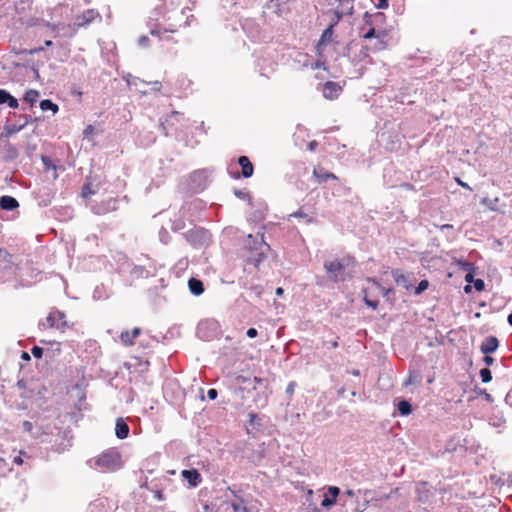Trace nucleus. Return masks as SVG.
Listing matches in <instances>:
<instances>
[{
  "mask_svg": "<svg viewBox=\"0 0 512 512\" xmlns=\"http://www.w3.org/2000/svg\"><path fill=\"white\" fill-rule=\"evenodd\" d=\"M357 261L352 254H345L342 258L327 259L323 263L326 278L333 284L351 281L355 277Z\"/></svg>",
  "mask_w": 512,
  "mask_h": 512,
  "instance_id": "nucleus-1",
  "label": "nucleus"
},
{
  "mask_svg": "<svg viewBox=\"0 0 512 512\" xmlns=\"http://www.w3.org/2000/svg\"><path fill=\"white\" fill-rule=\"evenodd\" d=\"M220 333L219 322L215 319H202L196 327V337L202 341H212L216 339Z\"/></svg>",
  "mask_w": 512,
  "mask_h": 512,
  "instance_id": "nucleus-2",
  "label": "nucleus"
},
{
  "mask_svg": "<svg viewBox=\"0 0 512 512\" xmlns=\"http://www.w3.org/2000/svg\"><path fill=\"white\" fill-rule=\"evenodd\" d=\"M95 465L103 472H114L121 468V455L114 449L104 451L96 460Z\"/></svg>",
  "mask_w": 512,
  "mask_h": 512,
  "instance_id": "nucleus-3",
  "label": "nucleus"
},
{
  "mask_svg": "<svg viewBox=\"0 0 512 512\" xmlns=\"http://www.w3.org/2000/svg\"><path fill=\"white\" fill-rule=\"evenodd\" d=\"M206 204L201 199H194L186 202L179 210V214L186 218L188 222L195 223L203 219L202 212L205 210Z\"/></svg>",
  "mask_w": 512,
  "mask_h": 512,
  "instance_id": "nucleus-4",
  "label": "nucleus"
},
{
  "mask_svg": "<svg viewBox=\"0 0 512 512\" xmlns=\"http://www.w3.org/2000/svg\"><path fill=\"white\" fill-rule=\"evenodd\" d=\"M212 172L208 169H199L192 172L188 178V188L192 193L204 191L211 182Z\"/></svg>",
  "mask_w": 512,
  "mask_h": 512,
  "instance_id": "nucleus-5",
  "label": "nucleus"
},
{
  "mask_svg": "<svg viewBox=\"0 0 512 512\" xmlns=\"http://www.w3.org/2000/svg\"><path fill=\"white\" fill-rule=\"evenodd\" d=\"M186 241L194 248H202L207 246L211 241L210 232L202 227H194L182 234Z\"/></svg>",
  "mask_w": 512,
  "mask_h": 512,
  "instance_id": "nucleus-6",
  "label": "nucleus"
},
{
  "mask_svg": "<svg viewBox=\"0 0 512 512\" xmlns=\"http://www.w3.org/2000/svg\"><path fill=\"white\" fill-rule=\"evenodd\" d=\"M56 433L51 432L50 434L55 437L51 450L57 453H63L72 446V436L69 430H62L55 427Z\"/></svg>",
  "mask_w": 512,
  "mask_h": 512,
  "instance_id": "nucleus-7",
  "label": "nucleus"
},
{
  "mask_svg": "<svg viewBox=\"0 0 512 512\" xmlns=\"http://www.w3.org/2000/svg\"><path fill=\"white\" fill-rule=\"evenodd\" d=\"M261 249H266L270 253L273 252L270 245L265 242L264 234H261L260 236H253L252 234H249L245 242L244 250H246V252H252Z\"/></svg>",
  "mask_w": 512,
  "mask_h": 512,
  "instance_id": "nucleus-8",
  "label": "nucleus"
},
{
  "mask_svg": "<svg viewBox=\"0 0 512 512\" xmlns=\"http://www.w3.org/2000/svg\"><path fill=\"white\" fill-rule=\"evenodd\" d=\"M268 53L261 51L260 55L255 60V69L260 75L268 77L270 73L274 71L275 63L270 60Z\"/></svg>",
  "mask_w": 512,
  "mask_h": 512,
  "instance_id": "nucleus-9",
  "label": "nucleus"
},
{
  "mask_svg": "<svg viewBox=\"0 0 512 512\" xmlns=\"http://www.w3.org/2000/svg\"><path fill=\"white\" fill-rule=\"evenodd\" d=\"M120 269L122 271H128L129 274L136 279L148 278L152 275L151 271L148 270L145 266L136 265L129 262L128 260H125V262L121 264Z\"/></svg>",
  "mask_w": 512,
  "mask_h": 512,
  "instance_id": "nucleus-10",
  "label": "nucleus"
},
{
  "mask_svg": "<svg viewBox=\"0 0 512 512\" xmlns=\"http://www.w3.org/2000/svg\"><path fill=\"white\" fill-rule=\"evenodd\" d=\"M161 9H162V7L157 6L151 12V15L149 16L148 21H147V27L149 28V33L152 36H157V37H159L160 40H162V39L169 40L170 39L169 37H162L161 36V28H160V25L158 23L159 16L162 13Z\"/></svg>",
  "mask_w": 512,
  "mask_h": 512,
  "instance_id": "nucleus-11",
  "label": "nucleus"
},
{
  "mask_svg": "<svg viewBox=\"0 0 512 512\" xmlns=\"http://www.w3.org/2000/svg\"><path fill=\"white\" fill-rule=\"evenodd\" d=\"M238 165L241 167V172L231 173V177L234 179L250 178L254 173V166L251 163L250 159L245 156H239L237 159Z\"/></svg>",
  "mask_w": 512,
  "mask_h": 512,
  "instance_id": "nucleus-12",
  "label": "nucleus"
},
{
  "mask_svg": "<svg viewBox=\"0 0 512 512\" xmlns=\"http://www.w3.org/2000/svg\"><path fill=\"white\" fill-rule=\"evenodd\" d=\"M33 197L40 207H47L51 204L54 193L48 187L40 188L36 191H33Z\"/></svg>",
  "mask_w": 512,
  "mask_h": 512,
  "instance_id": "nucleus-13",
  "label": "nucleus"
},
{
  "mask_svg": "<svg viewBox=\"0 0 512 512\" xmlns=\"http://www.w3.org/2000/svg\"><path fill=\"white\" fill-rule=\"evenodd\" d=\"M267 252L268 251L266 249L256 250V251H252V252H246L245 254H243L244 261L246 262V264L252 265L255 268H258L259 265L265 259H267V257H268Z\"/></svg>",
  "mask_w": 512,
  "mask_h": 512,
  "instance_id": "nucleus-14",
  "label": "nucleus"
},
{
  "mask_svg": "<svg viewBox=\"0 0 512 512\" xmlns=\"http://www.w3.org/2000/svg\"><path fill=\"white\" fill-rule=\"evenodd\" d=\"M20 118L24 119V123L6 124L4 126V132L1 134V137H9V136H12V135L18 133L19 131L24 129L28 125L29 122L32 121L31 116L26 115V114L20 115Z\"/></svg>",
  "mask_w": 512,
  "mask_h": 512,
  "instance_id": "nucleus-15",
  "label": "nucleus"
},
{
  "mask_svg": "<svg viewBox=\"0 0 512 512\" xmlns=\"http://www.w3.org/2000/svg\"><path fill=\"white\" fill-rule=\"evenodd\" d=\"M340 496V488L337 486H328L327 492L323 495L321 506L329 509L336 504L337 499Z\"/></svg>",
  "mask_w": 512,
  "mask_h": 512,
  "instance_id": "nucleus-16",
  "label": "nucleus"
},
{
  "mask_svg": "<svg viewBox=\"0 0 512 512\" xmlns=\"http://www.w3.org/2000/svg\"><path fill=\"white\" fill-rule=\"evenodd\" d=\"M343 89L339 83L334 81H327L322 86V93L326 99H336L342 93Z\"/></svg>",
  "mask_w": 512,
  "mask_h": 512,
  "instance_id": "nucleus-17",
  "label": "nucleus"
},
{
  "mask_svg": "<svg viewBox=\"0 0 512 512\" xmlns=\"http://www.w3.org/2000/svg\"><path fill=\"white\" fill-rule=\"evenodd\" d=\"M231 494L234 496L235 501L230 503L231 508L234 512H249V509L246 506V500L242 496V490H235L232 488H228Z\"/></svg>",
  "mask_w": 512,
  "mask_h": 512,
  "instance_id": "nucleus-18",
  "label": "nucleus"
},
{
  "mask_svg": "<svg viewBox=\"0 0 512 512\" xmlns=\"http://www.w3.org/2000/svg\"><path fill=\"white\" fill-rule=\"evenodd\" d=\"M500 346V342L496 336H487L480 345V351L483 355L495 353Z\"/></svg>",
  "mask_w": 512,
  "mask_h": 512,
  "instance_id": "nucleus-19",
  "label": "nucleus"
},
{
  "mask_svg": "<svg viewBox=\"0 0 512 512\" xmlns=\"http://www.w3.org/2000/svg\"><path fill=\"white\" fill-rule=\"evenodd\" d=\"M181 476L183 477L184 480L188 482L189 486L192 488L197 487L202 481L201 473L196 468L182 470Z\"/></svg>",
  "mask_w": 512,
  "mask_h": 512,
  "instance_id": "nucleus-20",
  "label": "nucleus"
},
{
  "mask_svg": "<svg viewBox=\"0 0 512 512\" xmlns=\"http://www.w3.org/2000/svg\"><path fill=\"white\" fill-rule=\"evenodd\" d=\"M248 417H249V420H248V425L246 427V430H247L248 434H251L253 431H255V432L263 431L264 424H263V418L262 417H260L255 412H250L248 414Z\"/></svg>",
  "mask_w": 512,
  "mask_h": 512,
  "instance_id": "nucleus-21",
  "label": "nucleus"
},
{
  "mask_svg": "<svg viewBox=\"0 0 512 512\" xmlns=\"http://www.w3.org/2000/svg\"><path fill=\"white\" fill-rule=\"evenodd\" d=\"M130 427L127 422L122 418L118 417L115 422V435L118 439L124 440L129 436Z\"/></svg>",
  "mask_w": 512,
  "mask_h": 512,
  "instance_id": "nucleus-22",
  "label": "nucleus"
},
{
  "mask_svg": "<svg viewBox=\"0 0 512 512\" xmlns=\"http://www.w3.org/2000/svg\"><path fill=\"white\" fill-rule=\"evenodd\" d=\"M22 429L24 432L29 433L34 438H40L42 436H48L49 433L44 431L42 427L37 426L35 427L34 424L30 421H23L22 422Z\"/></svg>",
  "mask_w": 512,
  "mask_h": 512,
  "instance_id": "nucleus-23",
  "label": "nucleus"
},
{
  "mask_svg": "<svg viewBox=\"0 0 512 512\" xmlns=\"http://www.w3.org/2000/svg\"><path fill=\"white\" fill-rule=\"evenodd\" d=\"M7 105L9 108L17 109L19 101L6 89H0V105Z\"/></svg>",
  "mask_w": 512,
  "mask_h": 512,
  "instance_id": "nucleus-24",
  "label": "nucleus"
},
{
  "mask_svg": "<svg viewBox=\"0 0 512 512\" xmlns=\"http://www.w3.org/2000/svg\"><path fill=\"white\" fill-rule=\"evenodd\" d=\"M388 36V33L386 30H376L375 27H370L366 33L364 34V39H378L379 40V44L381 45V48H385L386 47V44L385 42L383 41V39L385 37Z\"/></svg>",
  "mask_w": 512,
  "mask_h": 512,
  "instance_id": "nucleus-25",
  "label": "nucleus"
},
{
  "mask_svg": "<svg viewBox=\"0 0 512 512\" xmlns=\"http://www.w3.org/2000/svg\"><path fill=\"white\" fill-rule=\"evenodd\" d=\"M86 512H110L108 500L106 498H97L90 502Z\"/></svg>",
  "mask_w": 512,
  "mask_h": 512,
  "instance_id": "nucleus-26",
  "label": "nucleus"
},
{
  "mask_svg": "<svg viewBox=\"0 0 512 512\" xmlns=\"http://www.w3.org/2000/svg\"><path fill=\"white\" fill-rule=\"evenodd\" d=\"M19 207L18 200L10 195H2L0 197V209L4 211H14Z\"/></svg>",
  "mask_w": 512,
  "mask_h": 512,
  "instance_id": "nucleus-27",
  "label": "nucleus"
},
{
  "mask_svg": "<svg viewBox=\"0 0 512 512\" xmlns=\"http://www.w3.org/2000/svg\"><path fill=\"white\" fill-rule=\"evenodd\" d=\"M392 276L397 285L402 286L406 290L412 288V283L409 280V276L404 274L402 270L395 269L392 271Z\"/></svg>",
  "mask_w": 512,
  "mask_h": 512,
  "instance_id": "nucleus-28",
  "label": "nucleus"
},
{
  "mask_svg": "<svg viewBox=\"0 0 512 512\" xmlns=\"http://www.w3.org/2000/svg\"><path fill=\"white\" fill-rule=\"evenodd\" d=\"M188 289L190 293L194 296H200L205 291L203 281L195 277H191L188 280Z\"/></svg>",
  "mask_w": 512,
  "mask_h": 512,
  "instance_id": "nucleus-29",
  "label": "nucleus"
},
{
  "mask_svg": "<svg viewBox=\"0 0 512 512\" xmlns=\"http://www.w3.org/2000/svg\"><path fill=\"white\" fill-rule=\"evenodd\" d=\"M19 152L16 146L10 142H6L3 145V160L5 162H11L14 161L16 158H18Z\"/></svg>",
  "mask_w": 512,
  "mask_h": 512,
  "instance_id": "nucleus-30",
  "label": "nucleus"
},
{
  "mask_svg": "<svg viewBox=\"0 0 512 512\" xmlns=\"http://www.w3.org/2000/svg\"><path fill=\"white\" fill-rule=\"evenodd\" d=\"M141 334V328L135 327L131 332L122 331L120 334V339L125 346H132L134 344V340Z\"/></svg>",
  "mask_w": 512,
  "mask_h": 512,
  "instance_id": "nucleus-31",
  "label": "nucleus"
},
{
  "mask_svg": "<svg viewBox=\"0 0 512 512\" xmlns=\"http://www.w3.org/2000/svg\"><path fill=\"white\" fill-rule=\"evenodd\" d=\"M98 190L99 184H93V182L91 181V177H87L86 182L84 183L81 189V197L88 198L91 195L96 194Z\"/></svg>",
  "mask_w": 512,
  "mask_h": 512,
  "instance_id": "nucleus-32",
  "label": "nucleus"
},
{
  "mask_svg": "<svg viewBox=\"0 0 512 512\" xmlns=\"http://www.w3.org/2000/svg\"><path fill=\"white\" fill-rule=\"evenodd\" d=\"M46 320H47L49 328H57L61 332H64L67 328L70 327L67 321H62L61 323H56V314H55L54 309L52 311H50Z\"/></svg>",
  "mask_w": 512,
  "mask_h": 512,
  "instance_id": "nucleus-33",
  "label": "nucleus"
},
{
  "mask_svg": "<svg viewBox=\"0 0 512 512\" xmlns=\"http://www.w3.org/2000/svg\"><path fill=\"white\" fill-rule=\"evenodd\" d=\"M368 281L374 283L375 285L378 286L382 296L386 299L387 302H389L390 304H394L395 302V298H394V295H395V291L393 288H385L383 287L381 284H379L377 282V280L375 278H368Z\"/></svg>",
  "mask_w": 512,
  "mask_h": 512,
  "instance_id": "nucleus-34",
  "label": "nucleus"
},
{
  "mask_svg": "<svg viewBox=\"0 0 512 512\" xmlns=\"http://www.w3.org/2000/svg\"><path fill=\"white\" fill-rule=\"evenodd\" d=\"M369 64L372 62L369 55V48L367 46H362L359 50L358 54L352 60V63L357 66L360 63Z\"/></svg>",
  "mask_w": 512,
  "mask_h": 512,
  "instance_id": "nucleus-35",
  "label": "nucleus"
},
{
  "mask_svg": "<svg viewBox=\"0 0 512 512\" xmlns=\"http://www.w3.org/2000/svg\"><path fill=\"white\" fill-rule=\"evenodd\" d=\"M313 176L319 184L327 182L329 179H337L336 175L324 168L314 169Z\"/></svg>",
  "mask_w": 512,
  "mask_h": 512,
  "instance_id": "nucleus-36",
  "label": "nucleus"
},
{
  "mask_svg": "<svg viewBox=\"0 0 512 512\" xmlns=\"http://www.w3.org/2000/svg\"><path fill=\"white\" fill-rule=\"evenodd\" d=\"M242 28L246 33H249L252 38H256L259 35V25L252 19H245L242 22Z\"/></svg>",
  "mask_w": 512,
  "mask_h": 512,
  "instance_id": "nucleus-37",
  "label": "nucleus"
},
{
  "mask_svg": "<svg viewBox=\"0 0 512 512\" xmlns=\"http://www.w3.org/2000/svg\"><path fill=\"white\" fill-rule=\"evenodd\" d=\"M396 407L401 416H408L413 412L411 402L404 398H400L397 400Z\"/></svg>",
  "mask_w": 512,
  "mask_h": 512,
  "instance_id": "nucleus-38",
  "label": "nucleus"
},
{
  "mask_svg": "<svg viewBox=\"0 0 512 512\" xmlns=\"http://www.w3.org/2000/svg\"><path fill=\"white\" fill-rule=\"evenodd\" d=\"M511 48L512 38L508 36L502 37L495 46V49L502 54H506Z\"/></svg>",
  "mask_w": 512,
  "mask_h": 512,
  "instance_id": "nucleus-39",
  "label": "nucleus"
},
{
  "mask_svg": "<svg viewBox=\"0 0 512 512\" xmlns=\"http://www.w3.org/2000/svg\"><path fill=\"white\" fill-rule=\"evenodd\" d=\"M54 217L60 221H66L73 216V209L70 207H61L54 211Z\"/></svg>",
  "mask_w": 512,
  "mask_h": 512,
  "instance_id": "nucleus-40",
  "label": "nucleus"
},
{
  "mask_svg": "<svg viewBox=\"0 0 512 512\" xmlns=\"http://www.w3.org/2000/svg\"><path fill=\"white\" fill-rule=\"evenodd\" d=\"M40 92L35 89H28L25 91L23 95V101L29 103L31 106H33L39 99Z\"/></svg>",
  "mask_w": 512,
  "mask_h": 512,
  "instance_id": "nucleus-41",
  "label": "nucleus"
},
{
  "mask_svg": "<svg viewBox=\"0 0 512 512\" xmlns=\"http://www.w3.org/2000/svg\"><path fill=\"white\" fill-rule=\"evenodd\" d=\"M39 107L42 111H51L53 114H56L59 111V106L51 99L41 100Z\"/></svg>",
  "mask_w": 512,
  "mask_h": 512,
  "instance_id": "nucleus-42",
  "label": "nucleus"
},
{
  "mask_svg": "<svg viewBox=\"0 0 512 512\" xmlns=\"http://www.w3.org/2000/svg\"><path fill=\"white\" fill-rule=\"evenodd\" d=\"M333 33H334V26L329 24L322 32L319 42H318V46L324 45V44H327L328 42H330L332 39Z\"/></svg>",
  "mask_w": 512,
  "mask_h": 512,
  "instance_id": "nucleus-43",
  "label": "nucleus"
},
{
  "mask_svg": "<svg viewBox=\"0 0 512 512\" xmlns=\"http://www.w3.org/2000/svg\"><path fill=\"white\" fill-rule=\"evenodd\" d=\"M454 262L456 266L459 268V270L464 272H468L469 270L475 267L474 263L469 262L463 258L455 259Z\"/></svg>",
  "mask_w": 512,
  "mask_h": 512,
  "instance_id": "nucleus-44",
  "label": "nucleus"
},
{
  "mask_svg": "<svg viewBox=\"0 0 512 512\" xmlns=\"http://www.w3.org/2000/svg\"><path fill=\"white\" fill-rule=\"evenodd\" d=\"M118 199L116 198H110L107 202H105L103 205V209H102V212H110V211H115L118 209Z\"/></svg>",
  "mask_w": 512,
  "mask_h": 512,
  "instance_id": "nucleus-45",
  "label": "nucleus"
},
{
  "mask_svg": "<svg viewBox=\"0 0 512 512\" xmlns=\"http://www.w3.org/2000/svg\"><path fill=\"white\" fill-rule=\"evenodd\" d=\"M234 195L240 200L248 201L250 204L252 202L250 193L244 189H234Z\"/></svg>",
  "mask_w": 512,
  "mask_h": 512,
  "instance_id": "nucleus-46",
  "label": "nucleus"
},
{
  "mask_svg": "<svg viewBox=\"0 0 512 512\" xmlns=\"http://www.w3.org/2000/svg\"><path fill=\"white\" fill-rule=\"evenodd\" d=\"M479 376L481 378L482 383L486 384L492 381V372L488 367L480 369Z\"/></svg>",
  "mask_w": 512,
  "mask_h": 512,
  "instance_id": "nucleus-47",
  "label": "nucleus"
},
{
  "mask_svg": "<svg viewBox=\"0 0 512 512\" xmlns=\"http://www.w3.org/2000/svg\"><path fill=\"white\" fill-rule=\"evenodd\" d=\"M41 161H42L45 171L56 170V165L54 164L53 160L49 156L42 155Z\"/></svg>",
  "mask_w": 512,
  "mask_h": 512,
  "instance_id": "nucleus-48",
  "label": "nucleus"
},
{
  "mask_svg": "<svg viewBox=\"0 0 512 512\" xmlns=\"http://www.w3.org/2000/svg\"><path fill=\"white\" fill-rule=\"evenodd\" d=\"M185 221H187L186 218H183L182 215H180V218L175 219L172 223L171 229L175 232L180 231L185 228L186 224Z\"/></svg>",
  "mask_w": 512,
  "mask_h": 512,
  "instance_id": "nucleus-49",
  "label": "nucleus"
},
{
  "mask_svg": "<svg viewBox=\"0 0 512 512\" xmlns=\"http://www.w3.org/2000/svg\"><path fill=\"white\" fill-rule=\"evenodd\" d=\"M149 491H151L154 494V497L158 501L165 500V496L163 494V491L158 487V485L155 483H151V488H149Z\"/></svg>",
  "mask_w": 512,
  "mask_h": 512,
  "instance_id": "nucleus-50",
  "label": "nucleus"
},
{
  "mask_svg": "<svg viewBox=\"0 0 512 512\" xmlns=\"http://www.w3.org/2000/svg\"><path fill=\"white\" fill-rule=\"evenodd\" d=\"M498 202H499L498 198H494V199L484 198L483 199V203L491 211H497V212L500 211L499 208H498V205H497Z\"/></svg>",
  "mask_w": 512,
  "mask_h": 512,
  "instance_id": "nucleus-51",
  "label": "nucleus"
},
{
  "mask_svg": "<svg viewBox=\"0 0 512 512\" xmlns=\"http://www.w3.org/2000/svg\"><path fill=\"white\" fill-rule=\"evenodd\" d=\"M263 287L261 285H252L249 287V296L250 297H255V298H260L263 294Z\"/></svg>",
  "mask_w": 512,
  "mask_h": 512,
  "instance_id": "nucleus-52",
  "label": "nucleus"
},
{
  "mask_svg": "<svg viewBox=\"0 0 512 512\" xmlns=\"http://www.w3.org/2000/svg\"><path fill=\"white\" fill-rule=\"evenodd\" d=\"M429 287V281L427 279H422L417 286L414 288L415 295L422 294Z\"/></svg>",
  "mask_w": 512,
  "mask_h": 512,
  "instance_id": "nucleus-53",
  "label": "nucleus"
},
{
  "mask_svg": "<svg viewBox=\"0 0 512 512\" xmlns=\"http://www.w3.org/2000/svg\"><path fill=\"white\" fill-rule=\"evenodd\" d=\"M474 392L479 395V396H482L487 402H493V397L490 393H488L486 391V389H483V388H480L478 386H475L474 388Z\"/></svg>",
  "mask_w": 512,
  "mask_h": 512,
  "instance_id": "nucleus-54",
  "label": "nucleus"
},
{
  "mask_svg": "<svg viewBox=\"0 0 512 512\" xmlns=\"http://www.w3.org/2000/svg\"><path fill=\"white\" fill-rule=\"evenodd\" d=\"M297 387V383L295 381H290L286 387L285 394L288 398V404L292 400L295 388Z\"/></svg>",
  "mask_w": 512,
  "mask_h": 512,
  "instance_id": "nucleus-55",
  "label": "nucleus"
},
{
  "mask_svg": "<svg viewBox=\"0 0 512 512\" xmlns=\"http://www.w3.org/2000/svg\"><path fill=\"white\" fill-rule=\"evenodd\" d=\"M290 217L295 218H303L306 220L307 223L313 222V218L310 217L308 214L304 213L302 210H298L290 215Z\"/></svg>",
  "mask_w": 512,
  "mask_h": 512,
  "instance_id": "nucleus-56",
  "label": "nucleus"
},
{
  "mask_svg": "<svg viewBox=\"0 0 512 512\" xmlns=\"http://www.w3.org/2000/svg\"><path fill=\"white\" fill-rule=\"evenodd\" d=\"M473 284V288L477 291V292H481L484 290L485 288V283H484V280L481 279V278H475L472 283Z\"/></svg>",
  "mask_w": 512,
  "mask_h": 512,
  "instance_id": "nucleus-57",
  "label": "nucleus"
},
{
  "mask_svg": "<svg viewBox=\"0 0 512 512\" xmlns=\"http://www.w3.org/2000/svg\"><path fill=\"white\" fill-rule=\"evenodd\" d=\"M253 389L256 390L257 389V385L259 386H263L265 389H267V386H268V382L266 379L264 378H260V377H254L253 378Z\"/></svg>",
  "mask_w": 512,
  "mask_h": 512,
  "instance_id": "nucleus-58",
  "label": "nucleus"
},
{
  "mask_svg": "<svg viewBox=\"0 0 512 512\" xmlns=\"http://www.w3.org/2000/svg\"><path fill=\"white\" fill-rule=\"evenodd\" d=\"M377 9H387L389 7V0H371Z\"/></svg>",
  "mask_w": 512,
  "mask_h": 512,
  "instance_id": "nucleus-59",
  "label": "nucleus"
},
{
  "mask_svg": "<svg viewBox=\"0 0 512 512\" xmlns=\"http://www.w3.org/2000/svg\"><path fill=\"white\" fill-rule=\"evenodd\" d=\"M31 354L36 358V359H40L42 358L43 354H44V349L40 346H33L31 348Z\"/></svg>",
  "mask_w": 512,
  "mask_h": 512,
  "instance_id": "nucleus-60",
  "label": "nucleus"
},
{
  "mask_svg": "<svg viewBox=\"0 0 512 512\" xmlns=\"http://www.w3.org/2000/svg\"><path fill=\"white\" fill-rule=\"evenodd\" d=\"M363 301L365 303V305L373 310H376L379 306V301L378 300H372V299H369L367 297H364L363 298Z\"/></svg>",
  "mask_w": 512,
  "mask_h": 512,
  "instance_id": "nucleus-61",
  "label": "nucleus"
},
{
  "mask_svg": "<svg viewBox=\"0 0 512 512\" xmlns=\"http://www.w3.org/2000/svg\"><path fill=\"white\" fill-rule=\"evenodd\" d=\"M251 220L255 221V222H258V221H261L265 218V214L263 211L261 210H255L251 216H250Z\"/></svg>",
  "mask_w": 512,
  "mask_h": 512,
  "instance_id": "nucleus-62",
  "label": "nucleus"
},
{
  "mask_svg": "<svg viewBox=\"0 0 512 512\" xmlns=\"http://www.w3.org/2000/svg\"><path fill=\"white\" fill-rule=\"evenodd\" d=\"M475 275H476V267H474L471 270H469L468 272H466L464 279L468 284H470L475 279Z\"/></svg>",
  "mask_w": 512,
  "mask_h": 512,
  "instance_id": "nucleus-63",
  "label": "nucleus"
},
{
  "mask_svg": "<svg viewBox=\"0 0 512 512\" xmlns=\"http://www.w3.org/2000/svg\"><path fill=\"white\" fill-rule=\"evenodd\" d=\"M334 18L331 21V25L334 27L339 23V21L343 18V12L340 10H334Z\"/></svg>",
  "mask_w": 512,
  "mask_h": 512,
  "instance_id": "nucleus-64",
  "label": "nucleus"
}]
</instances>
